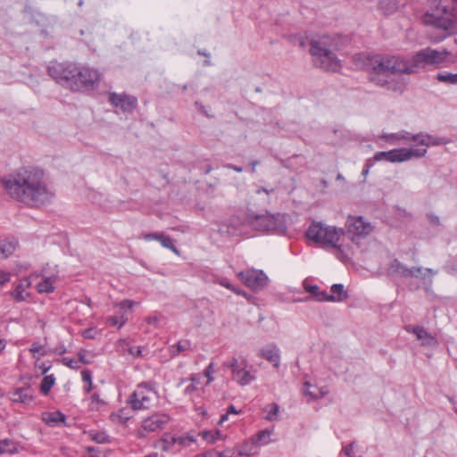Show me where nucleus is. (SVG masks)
Segmentation results:
<instances>
[{
    "instance_id": "obj_47",
    "label": "nucleus",
    "mask_w": 457,
    "mask_h": 457,
    "mask_svg": "<svg viewBox=\"0 0 457 457\" xmlns=\"http://www.w3.org/2000/svg\"><path fill=\"white\" fill-rule=\"evenodd\" d=\"M354 445V443H351L343 448L342 452L346 457H357L353 452Z\"/></svg>"
},
{
    "instance_id": "obj_30",
    "label": "nucleus",
    "mask_w": 457,
    "mask_h": 457,
    "mask_svg": "<svg viewBox=\"0 0 457 457\" xmlns=\"http://www.w3.org/2000/svg\"><path fill=\"white\" fill-rule=\"evenodd\" d=\"M175 440L176 446L178 447V453L180 452L183 448L189 446L195 441V437L190 435H182L179 436H175Z\"/></svg>"
},
{
    "instance_id": "obj_7",
    "label": "nucleus",
    "mask_w": 457,
    "mask_h": 457,
    "mask_svg": "<svg viewBox=\"0 0 457 457\" xmlns=\"http://www.w3.org/2000/svg\"><path fill=\"white\" fill-rule=\"evenodd\" d=\"M423 21L426 25L432 26L437 29L452 31L456 27L457 16L453 9L437 5L427 11Z\"/></svg>"
},
{
    "instance_id": "obj_55",
    "label": "nucleus",
    "mask_w": 457,
    "mask_h": 457,
    "mask_svg": "<svg viewBox=\"0 0 457 457\" xmlns=\"http://www.w3.org/2000/svg\"><path fill=\"white\" fill-rule=\"evenodd\" d=\"M129 353L133 356H140L142 353L141 348L139 346H133L129 348Z\"/></svg>"
},
{
    "instance_id": "obj_20",
    "label": "nucleus",
    "mask_w": 457,
    "mask_h": 457,
    "mask_svg": "<svg viewBox=\"0 0 457 457\" xmlns=\"http://www.w3.org/2000/svg\"><path fill=\"white\" fill-rule=\"evenodd\" d=\"M34 399L33 392L29 387H21L15 389L11 395L13 403L28 404Z\"/></svg>"
},
{
    "instance_id": "obj_5",
    "label": "nucleus",
    "mask_w": 457,
    "mask_h": 457,
    "mask_svg": "<svg viewBox=\"0 0 457 457\" xmlns=\"http://www.w3.org/2000/svg\"><path fill=\"white\" fill-rule=\"evenodd\" d=\"M380 138L389 145H398L401 142L415 143L414 148H428L431 145H439L445 144L444 138L435 137L432 135L426 133L411 134L405 130H401L395 133H383Z\"/></svg>"
},
{
    "instance_id": "obj_35",
    "label": "nucleus",
    "mask_w": 457,
    "mask_h": 457,
    "mask_svg": "<svg viewBox=\"0 0 457 457\" xmlns=\"http://www.w3.org/2000/svg\"><path fill=\"white\" fill-rule=\"evenodd\" d=\"M379 8L385 14L389 15L396 11L397 5L393 0H380Z\"/></svg>"
},
{
    "instance_id": "obj_27",
    "label": "nucleus",
    "mask_w": 457,
    "mask_h": 457,
    "mask_svg": "<svg viewBox=\"0 0 457 457\" xmlns=\"http://www.w3.org/2000/svg\"><path fill=\"white\" fill-rule=\"evenodd\" d=\"M303 287L305 291L312 294L316 301L328 302V293L324 290H320L317 285H310L304 282Z\"/></svg>"
},
{
    "instance_id": "obj_59",
    "label": "nucleus",
    "mask_w": 457,
    "mask_h": 457,
    "mask_svg": "<svg viewBox=\"0 0 457 457\" xmlns=\"http://www.w3.org/2000/svg\"><path fill=\"white\" fill-rule=\"evenodd\" d=\"M196 457H216V451L209 450L202 454L197 455Z\"/></svg>"
},
{
    "instance_id": "obj_22",
    "label": "nucleus",
    "mask_w": 457,
    "mask_h": 457,
    "mask_svg": "<svg viewBox=\"0 0 457 457\" xmlns=\"http://www.w3.org/2000/svg\"><path fill=\"white\" fill-rule=\"evenodd\" d=\"M30 280L29 278H23L20 280V283L17 285L13 292L12 293V296L18 302H23L27 298L26 289L29 287Z\"/></svg>"
},
{
    "instance_id": "obj_42",
    "label": "nucleus",
    "mask_w": 457,
    "mask_h": 457,
    "mask_svg": "<svg viewBox=\"0 0 457 457\" xmlns=\"http://www.w3.org/2000/svg\"><path fill=\"white\" fill-rule=\"evenodd\" d=\"M218 283H219L220 286H222V287H226V288H228V289H229V290H231V291H233V292H235L237 295H245V294L243 291H241V290H239V289H237V288H236V287H234V286L229 282V280H228V278H222L219 279V280H218Z\"/></svg>"
},
{
    "instance_id": "obj_25",
    "label": "nucleus",
    "mask_w": 457,
    "mask_h": 457,
    "mask_svg": "<svg viewBox=\"0 0 457 457\" xmlns=\"http://www.w3.org/2000/svg\"><path fill=\"white\" fill-rule=\"evenodd\" d=\"M66 420L64 414L60 411L54 412H43L42 413V420L50 426H56L58 424L63 423Z\"/></svg>"
},
{
    "instance_id": "obj_53",
    "label": "nucleus",
    "mask_w": 457,
    "mask_h": 457,
    "mask_svg": "<svg viewBox=\"0 0 457 457\" xmlns=\"http://www.w3.org/2000/svg\"><path fill=\"white\" fill-rule=\"evenodd\" d=\"M160 235L161 234H159V233H148V234L144 235L143 238L145 241H151V240L158 241V238L160 237Z\"/></svg>"
},
{
    "instance_id": "obj_15",
    "label": "nucleus",
    "mask_w": 457,
    "mask_h": 457,
    "mask_svg": "<svg viewBox=\"0 0 457 457\" xmlns=\"http://www.w3.org/2000/svg\"><path fill=\"white\" fill-rule=\"evenodd\" d=\"M109 101L124 112H131L137 105V98L126 94L110 93Z\"/></svg>"
},
{
    "instance_id": "obj_45",
    "label": "nucleus",
    "mask_w": 457,
    "mask_h": 457,
    "mask_svg": "<svg viewBox=\"0 0 457 457\" xmlns=\"http://www.w3.org/2000/svg\"><path fill=\"white\" fill-rule=\"evenodd\" d=\"M62 362L71 369H79L80 368L79 361H78V360H75V359L64 357L62 360Z\"/></svg>"
},
{
    "instance_id": "obj_37",
    "label": "nucleus",
    "mask_w": 457,
    "mask_h": 457,
    "mask_svg": "<svg viewBox=\"0 0 457 457\" xmlns=\"http://www.w3.org/2000/svg\"><path fill=\"white\" fill-rule=\"evenodd\" d=\"M436 79L440 82L457 85V73L443 72L436 75Z\"/></svg>"
},
{
    "instance_id": "obj_18",
    "label": "nucleus",
    "mask_w": 457,
    "mask_h": 457,
    "mask_svg": "<svg viewBox=\"0 0 457 457\" xmlns=\"http://www.w3.org/2000/svg\"><path fill=\"white\" fill-rule=\"evenodd\" d=\"M303 394L305 396H309L310 399L316 400L327 395L328 389L327 386H319L310 382H305L303 386Z\"/></svg>"
},
{
    "instance_id": "obj_28",
    "label": "nucleus",
    "mask_w": 457,
    "mask_h": 457,
    "mask_svg": "<svg viewBox=\"0 0 457 457\" xmlns=\"http://www.w3.org/2000/svg\"><path fill=\"white\" fill-rule=\"evenodd\" d=\"M18 453V444L9 438L0 440V455Z\"/></svg>"
},
{
    "instance_id": "obj_49",
    "label": "nucleus",
    "mask_w": 457,
    "mask_h": 457,
    "mask_svg": "<svg viewBox=\"0 0 457 457\" xmlns=\"http://www.w3.org/2000/svg\"><path fill=\"white\" fill-rule=\"evenodd\" d=\"M137 303L134 301L131 300H123L118 303H116V306H119L120 309H129L131 310Z\"/></svg>"
},
{
    "instance_id": "obj_60",
    "label": "nucleus",
    "mask_w": 457,
    "mask_h": 457,
    "mask_svg": "<svg viewBox=\"0 0 457 457\" xmlns=\"http://www.w3.org/2000/svg\"><path fill=\"white\" fill-rule=\"evenodd\" d=\"M159 319L157 316H149L146 318V322L151 325L157 326Z\"/></svg>"
},
{
    "instance_id": "obj_44",
    "label": "nucleus",
    "mask_w": 457,
    "mask_h": 457,
    "mask_svg": "<svg viewBox=\"0 0 457 457\" xmlns=\"http://www.w3.org/2000/svg\"><path fill=\"white\" fill-rule=\"evenodd\" d=\"M189 344L187 342L182 343L179 342L176 345L171 346V353L173 354H178L179 353L185 351L188 348Z\"/></svg>"
},
{
    "instance_id": "obj_12",
    "label": "nucleus",
    "mask_w": 457,
    "mask_h": 457,
    "mask_svg": "<svg viewBox=\"0 0 457 457\" xmlns=\"http://www.w3.org/2000/svg\"><path fill=\"white\" fill-rule=\"evenodd\" d=\"M252 226L261 231L283 233L286 229L282 217L270 213L256 215L251 220Z\"/></svg>"
},
{
    "instance_id": "obj_43",
    "label": "nucleus",
    "mask_w": 457,
    "mask_h": 457,
    "mask_svg": "<svg viewBox=\"0 0 457 457\" xmlns=\"http://www.w3.org/2000/svg\"><path fill=\"white\" fill-rule=\"evenodd\" d=\"M81 375L83 381L87 384L84 387V390L87 394L92 389V376L88 370L82 371Z\"/></svg>"
},
{
    "instance_id": "obj_26",
    "label": "nucleus",
    "mask_w": 457,
    "mask_h": 457,
    "mask_svg": "<svg viewBox=\"0 0 457 457\" xmlns=\"http://www.w3.org/2000/svg\"><path fill=\"white\" fill-rule=\"evenodd\" d=\"M272 429H263L259 431L255 436L252 438V444L259 446L267 445L272 442Z\"/></svg>"
},
{
    "instance_id": "obj_14",
    "label": "nucleus",
    "mask_w": 457,
    "mask_h": 457,
    "mask_svg": "<svg viewBox=\"0 0 457 457\" xmlns=\"http://www.w3.org/2000/svg\"><path fill=\"white\" fill-rule=\"evenodd\" d=\"M238 278L248 287L259 291L268 284V277L261 270L248 269L237 273Z\"/></svg>"
},
{
    "instance_id": "obj_51",
    "label": "nucleus",
    "mask_w": 457,
    "mask_h": 457,
    "mask_svg": "<svg viewBox=\"0 0 457 457\" xmlns=\"http://www.w3.org/2000/svg\"><path fill=\"white\" fill-rule=\"evenodd\" d=\"M10 273L4 270H0V287L4 285L10 280Z\"/></svg>"
},
{
    "instance_id": "obj_48",
    "label": "nucleus",
    "mask_w": 457,
    "mask_h": 457,
    "mask_svg": "<svg viewBox=\"0 0 457 457\" xmlns=\"http://www.w3.org/2000/svg\"><path fill=\"white\" fill-rule=\"evenodd\" d=\"M197 391V386L194 383H190L184 389V395L192 398L195 393Z\"/></svg>"
},
{
    "instance_id": "obj_64",
    "label": "nucleus",
    "mask_w": 457,
    "mask_h": 457,
    "mask_svg": "<svg viewBox=\"0 0 457 457\" xmlns=\"http://www.w3.org/2000/svg\"><path fill=\"white\" fill-rule=\"evenodd\" d=\"M227 412H228V414H230V413H234V414L238 413V411L236 410V408H235V406H234V405H229V406H228V408Z\"/></svg>"
},
{
    "instance_id": "obj_36",
    "label": "nucleus",
    "mask_w": 457,
    "mask_h": 457,
    "mask_svg": "<svg viewBox=\"0 0 457 457\" xmlns=\"http://www.w3.org/2000/svg\"><path fill=\"white\" fill-rule=\"evenodd\" d=\"M158 242H160L162 247L170 249L175 253H179V250L176 248L172 239L169 236L161 233Z\"/></svg>"
},
{
    "instance_id": "obj_54",
    "label": "nucleus",
    "mask_w": 457,
    "mask_h": 457,
    "mask_svg": "<svg viewBox=\"0 0 457 457\" xmlns=\"http://www.w3.org/2000/svg\"><path fill=\"white\" fill-rule=\"evenodd\" d=\"M233 452L230 449H226L222 452H216V457H232Z\"/></svg>"
},
{
    "instance_id": "obj_9",
    "label": "nucleus",
    "mask_w": 457,
    "mask_h": 457,
    "mask_svg": "<svg viewBox=\"0 0 457 457\" xmlns=\"http://www.w3.org/2000/svg\"><path fill=\"white\" fill-rule=\"evenodd\" d=\"M428 150L426 148H395L390 151H382L375 154L373 162L386 161L389 162H403L413 158L424 157Z\"/></svg>"
},
{
    "instance_id": "obj_63",
    "label": "nucleus",
    "mask_w": 457,
    "mask_h": 457,
    "mask_svg": "<svg viewBox=\"0 0 457 457\" xmlns=\"http://www.w3.org/2000/svg\"><path fill=\"white\" fill-rule=\"evenodd\" d=\"M89 457H101L100 453L96 452L94 448H88Z\"/></svg>"
},
{
    "instance_id": "obj_8",
    "label": "nucleus",
    "mask_w": 457,
    "mask_h": 457,
    "mask_svg": "<svg viewBox=\"0 0 457 457\" xmlns=\"http://www.w3.org/2000/svg\"><path fill=\"white\" fill-rule=\"evenodd\" d=\"M341 234H343V229L321 222H313L306 231V237L309 239L324 246H332L338 249L337 242Z\"/></svg>"
},
{
    "instance_id": "obj_23",
    "label": "nucleus",
    "mask_w": 457,
    "mask_h": 457,
    "mask_svg": "<svg viewBox=\"0 0 457 457\" xmlns=\"http://www.w3.org/2000/svg\"><path fill=\"white\" fill-rule=\"evenodd\" d=\"M17 245L18 243L14 239H0V257L5 259L12 255L16 250Z\"/></svg>"
},
{
    "instance_id": "obj_41",
    "label": "nucleus",
    "mask_w": 457,
    "mask_h": 457,
    "mask_svg": "<svg viewBox=\"0 0 457 457\" xmlns=\"http://www.w3.org/2000/svg\"><path fill=\"white\" fill-rule=\"evenodd\" d=\"M89 408L91 410H98L104 403L102 399H100L97 394H93L90 398Z\"/></svg>"
},
{
    "instance_id": "obj_61",
    "label": "nucleus",
    "mask_w": 457,
    "mask_h": 457,
    "mask_svg": "<svg viewBox=\"0 0 457 457\" xmlns=\"http://www.w3.org/2000/svg\"><path fill=\"white\" fill-rule=\"evenodd\" d=\"M191 383H194L196 386L200 384V378L197 375L192 374L188 378Z\"/></svg>"
},
{
    "instance_id": "obj_16",
    "label": "nucleus",
    "mask_w": 457,
    "mask_h": 457,
    "mask_svg": "<svg viewBox=\"0 0 457 457\" xmlns=\"http://www.w3.org/2000/svg\"><path fill=\"white\" fill-rule=\"evenodd\" d=\"M407 332L412 333L415 335L418 340L421 341V345L435 347L438 345L437 339L428 332L426 328L420 326L411 327L408 326L405 328Z\"/></svg>"
},
{
    "instance_id": "obj_57",
    "label": "nucleus",
    "mask_w": 457,
    "mask_h": 457,
    "mask_svg": "<svg viewBox=\"0 0 457 457\" xmlns=\"http://www.w3.org/2000/svg\"><path fill=\"white\" fill-rule=\"evenodd\" d=\"M372 165H373V161H372V160H370H370H368V161H367V162H366V164H365V166H364V168H363V170H362V175H363V176H366V175L369 173L370 169V167H371Z\"/></svg>"
},
{
    "instance_id": "obj_58",
    "label": "nucleus",
    "mask_w": 457,
    "mask_h": 457,
    "mask_svg": "<svg viewBox=\"0 0 457 457\" xmlns=\"http://www.w3.org/2000/svg\"><path fill=\"white\" fill-rule=\"evenodd\" d=\"M248 444H245L242 449L239 451V455L241 456H249L251 454V449H247Z\"/></svg>"
},
{
    "instance_id": "obj_52",
    "label": "nucleus",
    "mask_w": 457,
    "mask_h": 457,
    "mask_svg": "<svg viewBox=\"0 0 457 457\" xmlns=\"http://www.w3.org/2000/svg\"><path fill=\"white\" fill-rule=\"evenodd\" d=\"M96 334V332L94 328H87L82 332V335L85 338H90V339L95 338Z\"/></svg>"
},
{
    "instance_id": "obj_62",
    "label": "nucleus",
    "mask_w": 457,
    "mask_h": 457,
    "mask_svg": "<svg viewBox=\"0 0 457 457\" xmlns=\"http://www.w3.org/2000/svg\"><path fill=\"white\" fill-rule=\"evenodd\" d=\"M225 167L228 168V169L233 170H235L237 172H242L243 171V168L242 167H239V166H237V165H234V164H227Z\"/></svg>"
},
{
    "instance_id": "obj_2",
    "label": "nucleus",
    "mask_w": 457,
    "mask_h": 457,
    "mask_svg": "<svg viewBox=\"0 0 457 457\" xmlns=\"http://www.w3.org/2000/svg\"><path fill=\"white\" fill-rule=\"evenodd\" d=\"M4 192L12 200L30 207L49 204L54 197L43 170L27 166L1 178Z\"/></svg>"
},
{
    "instance_id": "obj_29",
    "label": "nucleus",
    "mask_w": 457,
    "mask_h": 457,
    "mask_svg": "<svg viewBox=\"0 0 457 457\" xmlns=\"http://www.w3.org/2000/svg\"><path fill=\"white\" fill-rule=\"evenodd\" d=\"M199 436L203 437L208 444H214L218 440L223 438V435L220 430H205L199 433Z\"/></svg>"
},
{
    "instance_id": "obj_38",
    "label": "nucleus",
    "mask_w": 457,
    "mask_h": 457,
    "mask_svg": "<svg viewBox=\"0 0 457 457\" xmlns=\"http://www.w3.org/2000/svg\"><path fill=\"white\" fill-rule=\"evenodd\" d=\"M89 436L92 440L96 441L98 444H105L110 441V436L103 431H91Z\"/></svg>"
},
{
    "instance_id": "obj_31",
    "label": "nucleus",
    "mask_w": 457,
    "mask_h": 457,
    "mask_svg": "<svg viewBox=\"0 0 457 457\" xmlns=\"http://www.w3.org/2000/svg\"><path fill=\"white\" fill-rule=\"evenodd\" d=\"M37 292L42 293H52L54 290V281L51 278H45L37 285Z\"/></svg>"
},
{
    "instance_id": "obj_21",
    "label": "nucleus",
    "mask_w": 457,
    "mask_h": 457,
    "mask_svg": "<svg viewBox=\"0 0 457 457\" xmlns=\"http://www.w3.org/2000/svg\"><path fill=\"white\" fill-rule=\"evenodd\" d=\"M157 447L163 452L176 453L178 447L176 446L175 436L164 435L157 443Z\"/></svg>"
},
{
    "instance_id": "obj_34",
    "label": "nucleus",
    "mask_w": 457,
    "mask_h": 457,
    "mask_svg": "<svg viewBox=\"0 0 457 457\" xmlns=\"http://www.w3.org/2000/svg\"><path fill=\"white\" fill-rule=\"evenodd\" d=\"M264 411L267 412V414L265 416V419L267 420L274 421V420H278V411H279V406L277 403H272L270 404H268L264 408Z\"/></svg>"
},
{
    "instance_id": "obj_40",
    "label": "nucleus",
    "mask_w": 457,
    "mask_h": 457,
    "mask_svg": "<svg viewBox=\"0 0 457 457\" xmlns=\"http://www.w3.org/2000/svg\"><path fill=\"white\" fill-rule=\"evenodd\" d=\"M110 420L117 424H125L129 420V417L126 416L122 410L112 412L110 414Z\"/></svg>"
},
{
    "instance_id": "obj_1",
    "label": "nucleus",
    "mask_w": 457,
    "mask_h": 457,
    "mask_svg": "<svg viewBox=\"0 0 457 457\" xmlns=\"http://www.w3.org/2000/svg\"><path fill=\"white\" fill-rule=\"evenodd\" d=\"M449 54L445 49L426 47L415 53L410 60L398 56H375L371 60L370 79L389 90L401 92L404 88L403 81L398 79L402 73H415L428 67L438 68Z\"/></svg>"
},
{
    "instance_id": "obj_13",
    "label": "nucleus",
    "mask_w": 457,
    "mask_h": 457,
    "mask_svg": "<svg viewBox=\"0 0 457 457\" xmlns=\"http://www.w3.org/2000/svg\"><path fill=\"white\" fill-rule=\"evenodd\" d=\"M170 417L164 413H154L143 420L140 428L137 431L139 438H145L149 433L163 429L169 422Z\"/></svg>"
},
{
    "instance_id": "obj_39",
    "label": "nucleus",
    "mask_w": 457,
    "mask_h": 457,
    "mask_svg": "<svg viewBox=\"0 0 457 457\" xmlns=\"http://www.w3.org/2000/svg\"><path fill=\"white\" fill-rule=\"evenodd\" d=\"M128 319L124 315L120 316H110L107 318L106 322L112 326H117L119 328L123 327L127 322Z\"/></svg>"
},
{
    "instance_id": "obj_46",
    "label": "nucleus",
    "mask_w": 457,
    "mask_h": 457,
    "mask_svg": "<svg viewBox=\"0 0 457 457\" xmlns=\"http://www.w3.org/2000/svg\"><path fill=\"white\" fill-rule=\"evenodd\" d=\"M214 372V364L211 362L204 370V376L207 378V384H210L213 380L212 374Z\"/></svg>"
},
{
    "instance_id": "obj_33",
    "label": "nucleus",
    "mask_w": 457,
    "mask_h": 457,
    "mask_svg": "<svg viewBox=\"0 0 457 457\" xmlns=\"http://www.w3.org/2000/svg\"><path fill=\"white\" fill-rule=\"evenodd\" d=\"M55 383L54 375H48L43 378L40 384V391L43 395H46Z\"/></svg>"
},
{
    "instance_id": "obj_6",
    "label": "nucleus",
    "mask_w": 457,
    "mask_h": 457,
    "mask_svg": "<svg viewBox=\"0 0 457 457\" xmlns=\"http://www.w3.org/2000/svg\"><path fill=\"white\" fill-rule=\"evenodd\" d=\"M158 393L154 383L142 382L138 384L129 396L127 403L134 411L147 410L158 402Z\"/></svg>"
},
{
    "instance_id": "obj_50",
    "label": "nucleus",
    "mask_w": 457,
    "mask_h": 457,
    "mask_svg": "<svg viewBox=\"0 0 457 457\" xmlns=\"http://www.w3.org/2000/svg\"><path fill=\"white\" fill-rule=\"evenodd\" d=\"M30 353H33V355H35L36 353H38L40 355H44L45 354V350H44V347L38 344V343H34L30 349H29Z\"/></svg>"
},
{
    "instance_id": "obj_10",
    "label": "nucleus",
    "mask_w": 457,
    "mask_h": 457,
    "mask_svg": "<svg viewBox=\"0 0 457 457\" xmlns=\"http://www.w3.org/2000/svg\"><path fill=\"white\" fill-rule=\"evenodd\" d=\"M345 229L343 233L347 235L353 243L358 244L372 232L373 226L361 216L349 215L345 221Z\"/></svg>"
},
{
    "instance_id": "obj_3",
    "label": "nucleus",
    "mask_w": 457,
    "mask_h": 457,
    "mask_svg": "<svg viewBox=\"0 0 457 457\" xmlns=\"http://www.w3.org/2000/svg\"><path fill=\"white\" fill-rule=\"evenodd\" d=\"M47 71L58 84L74 92L96 90L103 78L97 69L75 62H51Z\"/></svg>"
},
{
    "instance_id": "obj_24",
    "label": "nucleus",
    "mask_w": 457,
    "mask_h": 457,
    "mask_svg": "<svg viewBox=\"0 0 457 457\" xmlns=\"http://www.w3.org/2000/svg\"><path fill=\"white\" fill-rule=\"evenodd\" d=\"M330 291L331 294H328V302H342L348 297L343 284H334Z\"/></svg>"
},
{
    "instance_id": "obj_56",
    "label": "nucleus",
    "mask_w": 457,
    "mask_h": 457,
    "mask_svg": "<svg viewBox=\"0 0 457 457\" xmlns=\"http://www.w3.org/2000/svg\"><path fill=\"white\" fill-rule=\"evenodd\" d=\"M78 356H79V360L78 361H79V365L81 363H87L88 361L86 360V356H87V351L85 350H81L78 353Z\"/></svg>"
},
{
    "instance_id": "obj_11",
    "label": "nucleus",
    "mask_w": 457,
    "mask_h": 457,
    "mask_svg": "<svg viewBox=\"0 0 457 457\" xmlns=\"http://www.w3.org/2000/svg\"><path fill=\"white\" fill-rule=\"evenodd\" d=\"M387 273L391 276H396L403 278H420L424 279L426 273L429 274V276H433L436 274V271L429 268H408L406 265L400 262L397 259H395L388 264Z\"/></svg>"
},
{
    "instance_id": "obj_19",
    "label": "nucleus",
    "mask_w": 457,
    "mask_h": 457,
    "mask_svg": "<svg viewBox=\"0 0 457 457\" xmlns=\"http://www.w3.org/2000/svg\"><path fill=\"white\" fill-rule=\"evenodd\" d=\"M259 356L266 359L278 368L280 364L279 349L276 345H269L259 352Z\"/></svg>"
},
{
    "instance_id": "obj_32",
    "label": "nucleus",
    "mask_w": 457,
    "mask_h": 457,
    "mask_svg": "<svg viewBox=\"0 0 457 457\" xmlns=\"http://www.w3.org/2000/svg\"><path fill=\"white\" fill-rule=\"evenodd\" d=\"M246 364L247 361L245 359L233 357L228 363H226V366L231 370V373L233 375L237 370L243 369Z\"/></svg>"
},
{
    "instance_id": "obj_17",
    "label": "nucleus",
    "mask_w": 457,
    "mask_h": 457,
    "mask_svg": "<svg viewBox=\"0 0 457 457\" xmlns=\"http://www.w3.org/2000/svg\"><path fill=\"white\" fill-rule=\"evenodd\" d=\"M255 378V372L252 368L247 369V364L232 375V379L242 386L251 384Z\"/></svg>"
},
{
    "instance_id": "obj_4",
    "label": "nucleus",
    "mask_w": 457,
    "mask_h": 457,
    "mask_svg": "<svg viewBox=\"0 0 457 457\" xmlns=\"http://www.w3.org/2000/svg\"><path fill=\"white\" fill-rule=\"evenodd\" d=\"M337 44L334 37L324 35L311 42L310 53L315 65L326 71H337L340 65L336 55Z\"/></svg>"
}]
</instances>
